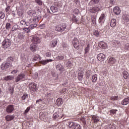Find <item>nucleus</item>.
<instances>
[{
	"instance_id": "f257e3e1",
	"label": "nucleus",
	"mask_w": 129,
	"mask_h": 129,
	"mask_svg": "<svg viewBox=\"0 0 129 129\" xmlns=\"http://www.w3.org/2000/svg\"><path fill=\"white\" fill-rule=\"evenodd\" d=\"M11 40L10 39H5L2 43V46L4 49H8V48L11 47Z\"/></svg>"
},
{
	"instance_id": "f03ea898",
	"label": "nucleus",
	"mask_w": 129,
	"mask_h": 129,
	"mask_svg": "<svg viewBox=\"0 0 129 129\" xmlns=\"http://www.w3.org/2000/svg\"><path fill=\"white\" fill-rule=\"evenodd\" d=\"M28 86L30 90H31V91H33L34 92H35V91H37V90H38V87H37V84L35 83H29Z\"/></svg>"
},
{
	"instance_id": "7ed1b4c3",
	"label": "nucleus",
	"mask_w": 129,
	"mask_h": 129,
	"mask_svg": "<svg viewBox=\"0 0 129 129\" xmlns=\"http://www.w3.org/2000/svg\"><path fill=\"white\" fill-rule=\"evenodd\" d=\"M11 66H12V65L10 63L8 62H6L5 63L4 62L2 64H1V68L2 70H4V71H7V69H8V68H10Z\"/></svg>"
},
{
	"instance_id": "20e7f679",
	"label": "nucleus",
	"mask_w": 129,
	"mask_h": 129,
	"mask_svg": "<svg viewBox=\"0 0 129 129\" xmlns=\"http://www.w3.org/2000/svg\"><path fill=\"white\" fill-rule=\"evenodd\" d=\"M32 44L37 45V44H40L41 43V39L40 38L37 36H34L32 37Z\"/></svg>"
},
{
	"instance_id": "39448f33",
	"label": "nucleus",
	"mask_w": 129,
	"mask_h": 129,
	"mask_svg": "<svg viewBox=\"0 0 129 129\" xmlns=\"http://www.w3.org/2000/svg\"><path fill=\"white\" fill-rule=\"evenodd\" d=\"M73 45L75 49H79L80 43L79 40L76 38H75L73 40Z\"/></svg>"
},
{
	"instance_id": "423d86ee",
	"label": "nucleus",
	"mask_w": 129,
	"mask_h": 129,
	"mask_svg": "<svg viewBox=\"0 0 129 129\" xmlns=\"http://www.w3.org/2000/svg\"><path fill=\"white\" fill-rule=\"evenodd\" d=\"M53 117L55 119H59V118H62L63 117V113L62 111H60V112H55L53 115Z\"/></svg>"
},
{
	"instance_id": "0eeeda50",
	"label": "nucleus",
	"mask_w": 129,
	"mask_h": 129,
	"mask_svg": "<svg viewBox=\"0 0 129 129\" xmlns=\"http://www.w3.org/2000/svg\"><path fill=\"white\" fill-rule=\"evenodd\" d=\"M14 110H15L14 105H9L6 107V112L7 113H12Z\"/></svg>"
},
{
	"instance_id": "6e6552de",
	"label": "nucleus",
	"mask_w": 129,
	"mask_h": 129,
	"mask_svg": "<svg viewBox=\"0 0 129 129\" xmlns=\"http://www.w3.org/2000/svg\"><path fill=\"white\" fill-rule=\"evenodd\" d=\"M45 97L47 100H50L51 99H53V93H52V91H49L46 92V93L45 94Z\"/></svg>"
},
{
	"instance_id": "1a4fd4ad",
	"label": "nucleus",
	"mask_w": 129,
	"mask_h": 129,
	"mask_svg": "<svg viewBox=\"0 0 129 129\" xmlns=\"http://www.w3.org/2000/svg\"><path fill=\"white\" fill-rule=\"evenodd\" d=\"M100 9L98 7H91L89 10L90 13L92 14H95V13H98L100 12Z\"/></svg>"
},
{
	"instance_id": "9d476101",
	"label": "nucleus",
	"mask_w": 129,
	"mask_h": 129,
	"mask_svg": "<svg viewBox=\"0 0 129 129\" xmlns=\"http://www.w3.org/2000/svg\"><path fill=\"white\" fill-rule=\"evenodd\" d=\"M25 78V74H20L18 75L17 77L15 79L16 82H19L21 80H23Z\"/></svg>"
},
{
	"instance_id": "9b49d317",
	"label": "nucleus",
	"mask_w": 129,
	"mask_h": 129,
	"mask_svg": "<svg viewBox=\"0 0 129 129\" xmlns=\"http://www.w3.org/2000/svg\"><path fill=\"white\" fill-rule=\"evenodd\" d=\"M84 72H83V70L82 69H80V71L78 72V79L80 81H81L82 80V78H83V74Z\"/></svg>"
},
{
	"instance_id": "f8f14e48",
	"label": "nucleus",
	"mask_w": 129,
	"mask_h": 129,
	"mask_svg": "<svg viewBox=\"0 0 129 129\" xmlns=\"http://www.w3.org/2000/svg\"><path fill=\"white\" fill-rule=\"evenodd\" d=\"M97 58L99 61L102 62V61L105 60V55L103 53H99L98 54Z\"/></svg>"
},
{
	"instance_id": "ddd939ff",
	"label": "nucleus",
	"mask_w": 129,
	"mask_h": 129,
	"mask_svg": "<svg viewBox=\"0 0 129 129\" xmlns=\"http://www.w3.org/2000/svg\"><path fill=\"white\" fill-rule=\"evenodd\" d=\"M98 46L99 48H101V49H106V48H107V44L103 41L99 42Z\"/></svg>"
},
{
	"instance_id": "4468645a",
	"label": "nucleus",
	"mask_w": 129,
	"mask_h": 129,
	"mask_svg": "<svg viewBox=\"0 0 129 129\" xmlns=\"http://www.w3.org/2000/svg\"><path fill=\"white\" fill-rule=\"evenodd\" d=\"M115 62H116V60L115 59V58L113 57L109 58L108 60V63L109 65H110V66H113V64L115 63Z\"/></svg>"
},
{
	"instance_id": "2eb2a0df",
	"label": "nucleus",
	"mask_w": 129,
	"mask_h": 129,
	"mask_svg": "<svg viewBox=\"0 0 129 129\" xmlns=\"http://www.w3.org/2000/svg\"><path fill=\"white\" fill-rule=\"evenodd\" d=\"M92 119L93 120V122L94 123H97L98 121H99V119H98V117L95 115H92Z\"/></svg>"
},
{
	"instance_id": "dca6fc26",
	"label": "nucleus",
	"mask_w": 129,
	"mask_h": 129,
	"mask_svg": "<svg viewBox=\"0 0 129 129\" xmlns=\"http://www.w3.org/2000/svg\"><path fill=\"white\" fill-rule=\"evenodd\" d=\"M38 59H39V60H41V59H42V57H41V56H40V55L38 54H36L34 55L32 57L33 62H35V61H37Z\"/></svg>"
},
{
	"instance_id": "f3484780",
	"label": "nucleus",
	"mask_w": 129,
	"mask_h": 129,
	"mask_svg": "<svg viewBox=\"0 0 129 129\" xmlns=\"http://www.w3.org/2000/svg\"><path fill=\"white\" fill-rule=\"evenodd\" d=\"M113 11L115 15H119V14H120V9L118 7H115L113 8Z\"/></svg>"
},
{
	"instance_id": "a211bd4d",
	"label": "nucleus",
	"mask_w": 129,
	"mask_h": 129,
	"mask_svg": "<svg viewBox=\"0 0 129 129\" xmlns=\"http://www.w3.org/2000/svg\"><path fill=\"white\" fill-rule=\"evenodd\" d=\"M104 21H105V14H102L101 15L98 22L99 23H104Z\"/></svg>"
},
{
	"instance_id": "6ab92c4d",
	"label": "nucleus",
	"mask_w": 129,
	"mask_h": 129,
	"mask_svg": "<svg viewBox=\"0 0 129 129\" xmlns=\"http://www.w3.org/2000/svg\"><path fill=\"white\" fill-rule=\"evenodd\" d=\"M57 43H58V41H57V40H52L49 44L50 48H55V47L57 46Z\"/></svg>"
},
{
	"instance_id": "aec40b11",
	"label": "nucleus",
	"mask_w": 129,
	"mask_h": 129,
	"mask_svg": "<svg viewBox=\"0 0 129 129\" xmlns=\"http://www.w3.org/2000/svg\"><path fill=\"white\" fill-rule=\"evenodd\" d=\"M15 118V115H8L5 117V119L7 121H11V120H13Z\"/></svg>"
},
{
	"instance_id": "412c9836",
	"label": "nucleus",
	"mask_w": 129,
	"mask_h": 129,
	"mask_svg": "<svg viewBox=\"0 0 129 129\" xmlns=\"http://www.w3.org/2000/svg\"><path fill=\"white\" fill-rule=\"evenodd\" d=\"M50 11L53 13H58L59 9H58V7L55 6H51L50 7Z\"/></svg>"
},
{
	"instance_id": "4be33fe9",
	"label": "nucleus",
	"mask_w": 129,
	"mask_h": 129,
	"mask_svg": "<svg viewBox=\"0 0 129 129\" xmlns=\"http://www.w3.org/2000/svg\"><path fill=\"white\" fill-rule=\"evenodd\" d=\"M54 60L49 59H47V60H43L39 61V63L40 64H42V65H46V64L49 63V62H53Z\"/></svg>"
},
{
	"instance_id": "5701e85b",
	"label": "nucleus",
	"mask_w": 129,
	"mask_h": 129,
	"mask_svg": "<svg viewBox=\"0 0 129 129\" xmlns=\"http://www.w3.org/2000/svg\"><path fill=\"white\" fill-rule=\"evenodd\" d=\"M55 104L57 105V106H60L63 104V101H62V98H58L56 101Z\"/></svg>"
},
{
	"instance_id": "b1692460",
	"label": "nucleus",
	"mask_w": 129,
	"mask_h": 129,
	"mask_svg": "<svg viewBox=\"0 0 129 129\" xmlns=\"http://www.w3.org/2000/svg\"><path fill=\"white\" fill-rule=\"evenodd\" d=\"M90 50V44L89 43H87L86 45V47L84 49L85 54H87L88 52Z\"/></svg>"
},
{
	"instance_id": "393cba45",
	"label": "nucleus",
	"mask_w": 129,
	"mask_h": 129,
	"mask_svg": "<svg viewBox=\"0 0 129 129\" xmlns=\"http://www.w3.org/2000/svg\"><path fill=\"white\" fill-rule=\"evenodd\" d=\"M122 105H126L129 103V97L125 98L121 102Z\"/></svg>"
},
{
	"instance_id": "a878e982",
	"label": "nucleus",
	"mask_w": 129,
	"mask_h": 129,
	"mask_svg": "<svg viewBox=\"0 0 129 129\" xmlns=\"http://www.w3.org/2000/svg\"><path fill=\"white\" fill-rule=\"evenodd\" d=\"M122 19L124 23H128L129 22V15H123L122 16Z\"/></svg>"
},
{
	"instance_id": "bb28decb",
	"label": "nucleus",
	"mask_w": 129,
	"mask_h": 129,
	"mask_svg": "<svg viewBox=\"0 0 129 129\" xmlns=\"http://www.w3.org/2000/svg\"><path fill=\"white\" fill-rule=\"evenodd\" d=\"M30 49L32 52H35L37 50V44L32 43L30 46Z\"/></svg>"
},
{
	"instance_id": "cd10ccee",
	"label": "nucleus",
	"mask_w": 129,
	"mask_h": 129,
	"mask_svg": "<svg viewBox=\"0 0 129 129\" xmlns=\"http://www.w3.org/2000/svg\"><path fill=\"white\" fill-rule=\"evenodd\" d=\"M18 38L19 39L17 41V43H18V42H20L21 40H23V39L25 38V35H24V33H19L18 35Z\"/></svg>"
},
{
	"instance_id": "c85d7f7f",
	"label": "nucleus",
	"mask_w": 129,
	"mask_h": 129,
	"mask_svg": "<svg viewBox=\"0 0 129 129\" xmlns=\"http://www.w3.org/2000/svg\"><path fill=\"white\" fill-rule=\"evenodd\" d=\"M110 26L112 28H114V27L116 26V20L114 19H112L110 22Z\"/></svg>"
},
{
	"instance_id": "c756f323",
	"label": "nucleus",
	"mask_w": 129,
	"mask_h": 129,
	"mask_svg": "<svg viewBox=\"0 0 129 129\" xmlns=\"http://www.w3.org/2000/svg\"><path fill=\"white\" fill-rule=\"evenodd\" d=\"M72 21V22H73V23H75V24H77L78 25L80 24V22H79V20L77 19V18H76V16L75 15L73 16Z\"/></svg>"
},
{
	"instance_id": "7c9ffc66",
	"label": "nucleus",
	"mask_w": 129,
	"mask_h": 129,
	"mask_svg": "<svg viewBox=\"0 0 129 129\" xmlns=\"http://www.w3.org/2000/svg\"><path fill=\"white\" fill-rule=\"evenodd\" d=\"M41 19V17L39 16L34 17L32 20V23H38L39 21Z\"/></svg>"
},
{
	"instance_id": "2f4dec72",
	"label": "nucleus",
	"mask_w": 129,
	"mask_h": 129,
	"mask_svg": "<svg viewBox=\"0 0 129 129\" xmlns=\"http://www.w3.org/2000/svg\"><path fill=\"white\" fill-rule=\"evenodd\" d=\"M39 117L42 119H46L47 118V114L43 112H40L39 113Z\"/></svg>"
},
{
	"instance_id": "473e14b6",
	"label": "nucleus",
	"mask_w": 129,
	"mask_h": 129,
	"mask_svg": "<svg viewBox=\"0 0 129 129\" xmlns=\"http://www.w3.org/2000/svg\"><path fill=\"white\" fill-rule=\"evenodd\" d=\"M67 27V25L65 23H62L61 25H60V32H63V31H65L66 29V28Z\"/></svg>"
},
{
	"instance_id": "72a5a7b5",
	"label": "nucleus",
	"mask_w": 129,
	"mask_h": 129,
	"mask_svg": "<svg viewBox=\"0 0 129 129\" xmlns=\"http://www.w3.org/2000/svg\"><path fill=\"white\" fill-rule=\"evenodd\" d=\"M124 79H126L128 77V73L126 71H123L122 73Z\"/></svg>"
},
{
	"instance_id": "f704fd0d",
	"label": "nucleus",
	"mask_w": 129,
	"mask_h": 129,
	"mask_svg": "<svg viewBox=\"0 0 129 129\" xmlns=\"http://www.w3.org/2000/svg\"><path fill=\"white\" fill-rule=\"evenodd\" d=\"M97 81V75L95 74L92 77V82L95 83Z\"/></svg>"
},
{
	"instance_id": "c9c22d12",
	"label": "nucleus",
	"mask_w": 129,
	"mask_h": 129,
	"mask_svg": "<svg viewBox=\"0 0 129 129\" xmlns=\"http://www.w3.org/2000/svg\"><path fill=\"white\" fill-rule=\"evenodd\" d=\"M13 79H14V76H8L4 78V80H5L6 81L13 80Z\"/></svg>"
},
{
	"instance_id": "e433bc0d",
	"label": "nucleus",
	"mask_w": 129,
	"mask_h": 129,
	"mask_svg": "<svg viewBox=\"0 0 129 129\" xmlns=\"http://www.w3.org/2000/svg\"><path fill=\"white\" fill-rule=\"evenodd\" d=\"M56 68L57 69V70L62 71V70L64 69V67H63V66H62L61 64H58L56 66Z\"/></svg>"
},
{
	"instance_id": "4c0bfd02",
	"label": "nucleus",
	"mask_w": 129,
	"mask_h": 129,
	"mask_svg": "<svg viewBox=\"0 0 129 129\" xmlns=\"http://www.w3.org/2000/svg\"><path fill=\"white\" fill-rule=\"evenodd\" d=\"M99 3V0H91L90 5H97Z\"/></svg>"
},
{
	"instance_id": "58836bf2",
	"label": "nucleus",
	"mask_w": 129,
	"mask_h": 129,
	"mask_svg": "<svg viewBox=\"0 0 129 129\" xmlns=\"http://www.w3.org/2000/svg\"><path fill=\"white\" fill-rule=\"evenodd\" d=\"M55 31H56V32H61V25H57L55 26Z\"/></svg>"
},
{
	"instance_id": "ea45409f",
	"label": "nucleus",
	"mask_w": 129,
	"mask_h": 129,
	"mask_svg": "<svg viewBox=\"0 0 129 129\" xmlns=\"http://www.w3.org/2000/svg\"><path fill=\"white\" fill-rule=\"evenodd\" d=\"M37 26L38 25H37V24H31L29 26L28 28H29L30 31H31V30L35 29V28H36Z\"/></svg>"
},
{
	"instance_id": "a19ab883",
	"label": "nucleus",
	"mask_w": 129,
	"mask_h": 129,
	"mask_svg": "<svg viewBox=\"0 0 129 129\" xmlns=\"http://www.w3.org/2000/svg\"><path fill=\"white\" fill-rule=\"evenodd\" d=\"M69 125L68 126L69 127H73V128L74 127V125H75V122H72V121H69L68 122Z\"/></svg>"
},
{
	"instance_id": "79ce46f5",
	"label": "nucleus",
	"mask_w": 129,
	"mask_h": 129,
	"mask_svg": "<svg viewBox=\"0 0 129 129\" xmlns=\"http://www.w3.org/2000/svg\"><path fill=\"white\" fill-rule=\"evenodd\" d=\"M110 100L112 101L118 100V96H114L110 97Z\"/></svg>"
},
{
	"instance_id": "37998d69",
	"label": "nucleus",
	"mask_w": 129,
	"mask_h": 129,
	"mask_svg": "<svg viewBox=\"0 0 129 129\" xmlns=\"http://www.w3.org/2000/svg\"><path fill=\"white\" fill-rule=\"evenodd\" d=\"M35 3H36L38 6H43V2L42 0H35Z\"/></svg>"
},
{
	"instance_id": "c03bdc74",
	"label": "nucleus",
	"mask_w": 129,
	"mask_h": 129,
	"mask_svg": "<svg viewBox=\"0 0 129 129\" xmlns=\"http://www.w3.org/2000/svg\"><path fill=\"white\" fill-rule=\"evenodd\" d=\"M74 3L77 6L79 7L80 6V0H73Z\"/></svg>"
},
{
	"instance_id": "a18cd8bd",
	"label": "nucleus",
	"mask_w": 129,
	"mask_h": 129,
	"mask_svg": "<svg viewBox=\"0 0 129 129\" xmlns=\"http://www.w3.org/2000/svg\"><path fill=\"white\" fill-rule=\"evenodd\" d=\"M73 128L74 129H81V126H80V125L77 124L76 123L75 125L74 126Z\"/></svg>"
},
{
	"instance_id": "49530a36",
	"label": "nucleus",
	"mask_w": 129,
	"mask_h": 129,
	"mask_svg": "<svg viewBox=\"0 0 129 129\" xmlns=\"http://www.w3.org/2000/svg\"><path fill=\"white\" fill-rule=\"evenodd\" d=\"M85 76H86V78L87 79H88L89 77H90V71H87L86 73Z\"/></svg>"
},
{
	"instance_id": "de8ad7c7",
	"label": "nucleus",
	"mask_w": 129,
	"mask_h": 129,
	"mask_svg": "<svg viewBox=\"0 0 129 129\" xmlns=\"http://www.w3.org/2000/svg\"><path fill=\"white\" fill-rule=\"evenodd\" d=\"M6 17V15L4 12H0V19H4Z\"/></svg>"
},
{
	"instance_id": "09e8293b",
	"label": "nucleus",
	"mask_w": 129,
	"mask_h": 129,
	"mask_svg": "<svg viewBox=\"0 0 129 129\" xmlns=\"http://www.w3.org/2000/svg\"><path fill=\"white\" fill-rule=\"evenodd\" d=\"M124 50L126 52L127 51H129V43H126L125 45V47H124Z\"/></svg>"
},
{
	"instance_id": "8fccbe9b",
	"label": "nucleus",
	"mask_w": 129,
	"mask_h": 129,
	"mask_svg": "<svg viewBox=\"0 0 129 129\" xmlns=\"http://www.w3.org/2000/svg\"><path fill=\"white\" fill-rule=\"evenodd\" d=\"M11 27H12V25H11V23H7L6 25V30H9V29H11Z\"/></svg>"
},
{
	"instance_id": "3c124183",
	"label": "nucleus",
	"mask_w": 129,
	"mask_h": 129,
	"mask_svg": "<svg viewBox=\"0 0 129 129\" xmlns=\"http://www.w3.org/2000/svg\"><path fill=\"white\" fill-rule=\"evenodd\" d=\"M28 97L29 95L27 94H25L22 96V99L23 100H25L26 98H28Z\"/></svg>"
},
{
	"instance_id": "603ef678",
	"label": "nucleus",
	"mask_w": 129,
	"mask_h": 129,
	"mask_svg": "<svg viewBox=\"0 0 129 129\" xmlns=\"http://www.w3.org/2000/svg\"><path fill=\"white\" fill-rule=\"evenodd\" d=\"M30 24H33V20L32 19H30L29 21V22H25V24L26 26H29Z\"/></svg>"
},
{
	"instance_id": "864d4df0",
	"label": "nucleus",
	"mask_w": 129,
	"mask_h": 129,
	"mask_svg": "<svg viewBox=\"0 0 129 129\" xmlns=\"http://www.w3.org/2000/svg\"><path fill=\"white\" fill-rule=\"evenodd\" d=\"M9 91L10 92L11 95H13V93H14V88H13V87H10L9 88Z\"/></svg>"
},
{
	"instance_id": "5fc2aeb1",
	"label": "nucleus",
	"mask_w": 129,
	"mask_h": 129,
	"mask_svg": "<svg viewBox=\"0 0 129 129\" xmlns=\"http://www.w3.org/2000/svg\"><path fill=\"white\" fill-rule=\"evenodd\" d=\"M23 31H24V32H25V33H30V32L31 31V30L29 27L28 28H24Z\"/></svg>"
},
{
	"instance_id": "6e6d98bb",
	"label": "nucleus",
	"mask_w": 129,
	"mask_h": 129,
	"mask_svg": "<svg viewBox=\"0 0 129 129\" xmlns=\"http://www.w3.org/2000/svg\"><path fill=\"white\" fill-rule=\"evenodd\" d=\"M117 111V109H112L110 110V113H111V114H115Z\"/></svg>"
},
{
	"instance_id": "4d7b16f0",
	"label": "nucleus",
	"mask_w": 129,
	"mask_h": 129,
	"mask_svg": "<svg viewBox=\"0 0 129 129\" xmlns=\"http://www.w3.org/2000/svg\"><path fill=\"white\" fill-rule=\"evenodd\" d=\"M93 35L96 37H98V36H99V32H98V31L95 30L93 32Z\"/></svg>"
},
{
	"instance_id": "13d9d810",
	"label": "nucleus",
	"mask_w": 129,
	"mask_h": 129,
	"mask_svg": "<svg viewBox=\"0 0 129 129\" xmlns=\"http://www.w3.org/2000/svg\"><path fill=\"white\" fill-rule=\"evenodd\" d=\"M31 110V107H28L24 111V114H27L29 111Z\"/></svg>"
},
{
	"instance_id": "bf43d9fd",
	"label": "nucleus",
	"mask_w": 129,
	"mask_h": 129,
	"mask_svg": "<svg viewBox=\"0 0 129 129\" xmlns=\"http://www.w3.org/2000/svg\"><path fill=\"white\" fill-rule=\"evenodd\" d=\"M28 14L29 16H30V17H32L34 15V12L32 10H30L28 12Z\"/></svg>"
},
{
	"instance_id": "052dcab7",
	"label": "nucleus",
	"mask_w": 129,
	"mask_h": 129,
	"mask_svg": "<svg viewBox=\"0 0 129 129\" xmlns=\"http://www.w3.org/2000/svg\"><path fill=\"white\" fill-rule=\"evenodd\" d=\"M57 60H64V56L59 55L56 57Z\"/></svg>"
},
{
	"instance_id": "680f3d73",
	"label": "nucleus",
	"mask_w": 129,
	"mask_h": 129,
	"mask_svg": "<svg viewBox=\"0 0 129 129\" xmlns=\"http://www.w3.org/2000/svg\"><path fill=\"white\" fill-rule=\"evenodd\" d=\"M45 55L46 57H47L48 58L51 57V52H46Z\"/></svg>"
},
{
	"instance_id": "e2e57ef3",
	"label": "nucleus",
	"mask_w": 129,
	"mask_h": 129,
	"mask_svg": "<svg viewBox=\"0 0 129 129\" xmlns=\"http://www.w3.org/2000/svg\"><path fill=\"white\" fill-rule=\"evenodd\" d=\"M74 13H75V15H78V14H79V10L78 9H75L74 10Z\"/></svg>"
},
{
	"instance_id": "0e129e2a",
	"label": "nucleus",
	"mask_w": 129,
	"mask_h": 129,
	"mask_svg": "<svg viewBox=\"0 0 129 129\" xmlns=\"http://www.w3.org/2000/svg\"><path fill=\"white\" fill-rule=\"evenodd\" d=\"M91 19L93 24H94H94H96V19L95 18V17H93Z\"/></svg>"
},
{
	"instance_id": "69168bd1",
	"label": "nucleus",
	"mask_w": 129,
	"mask_h": 129,
	"mask_svg": "<svg viewBox=\"0 0 129 129\" xmlns=\"http://www.w3.org/2000/svg\"><path fill=\"white\" fill-rule=\"evenodd\" d=\"M109 4L111 5L114 6L115 5V1L114 0H110Z\"/></svg>"
},
{
	"instance_id": "338daca9",
	"label": "nucleus",
	"mask_w": 129,
	"mask_h": 129,
	"mask_svg": "<svg viewBox=\"0 0 129 129\" xmlns=\"http://www.w3.org/2000/svg\"><path fill=\"white\" fill-rule=\"evenodd\" d=\"M17 73H18V70H14L11 72V74H13V75H15V74H17Z\"/></svg>"
},
{
	"instance_id": "774afa93",
	"label": "nucleus",
	"mask_w": 129,
	"mask_h": 129,
	"mask_svg": "<svg viewBox=\"0 0 129 129\" xmlns=\"http://www.w3.org/2000/svg\"><path fill=\"white\" fill-rule=\"evenodd\" d=\"M8 61L11 62V61H14V57L10 56L8 58Z\"/></svg>"
}]
</instances>
